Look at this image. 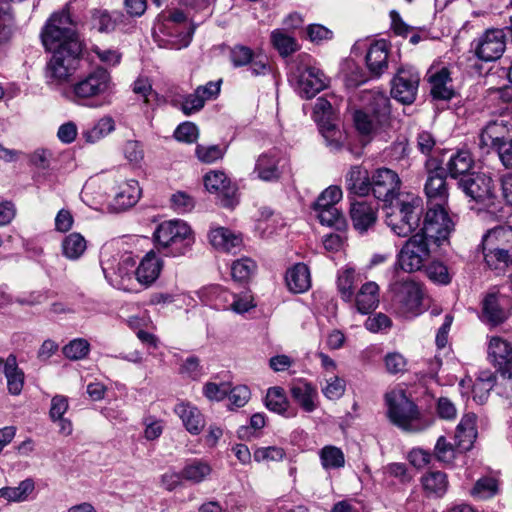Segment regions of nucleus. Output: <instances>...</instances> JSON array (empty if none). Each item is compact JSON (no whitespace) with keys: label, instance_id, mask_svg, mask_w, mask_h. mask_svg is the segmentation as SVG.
Wrapping results in <instances>:
<instances>
[{"label":"nucleus","instance_id":"nucleus-1","mask_svg":"<svg viewBox=\"0 0 512 512\" xmlns=\"http://www.w3.org/2000/svg\"><path fill=\"white\" fill-rule=\"evenodd\" d=\"M363 110L353 115L354 125L363 136H372L387 122L390 115V99L381 90H365L361 93Z\"/></svg>","mask_w":512,"mask_h":512},{"label":"nucleus","instance_id":"nucleus-2","mask_svg":"<svg viewBox=\"0 0 512 512\" xmlns=\"http://www.w3.org/2000/svg\"><path fill=\"white\" fill-rule=\"evenodd\" d=\"M153 38L162 48L180 50L187 47L191 42L192 31L185 14L180 10L159 14L153 26Z\"/></svg>","mask_w":512,"mask_h":512},{"label":"nucleus","instance_id":"nucleus-3","mask_svg":"<svg viewBox=\"0 0 512 512\" xmlns=\"http://www.w3.org/2000/svg\"><path fill=\"white\" fill-rule=\"evenodd\" d=\"M153 237L157 249L172 257L185 255L195 242L193 230L180 219L163 221L157 226Z\"/></svg>","mask_w":512,"mask_h":512},{"label":"nucleus","instance_id":"nucleus-4","mask_svg":"<svg viewBox=\"0 0 512 512\" xmlns=\"http://www.w3.org/2000/svg\"><path fill=\"white\" fill-rule=\"evenodd\" d=\"M385 403L391 422L405 431L421 432L431 425L429 420L421 417L417 406L402 389H393L387 392Z\"/></svg>","mask_w":512,"mask_h":512},{"label":"nucleus","instance_id":"nucleus-5","mask_svg":"<svg viewBox=\"0 0 512 512\" xmlns=\"http://www.w3.org/2000/svg\"><path fill=\"white\" fill-rule=\"evenodd\" d=\"M113 87L112 77L108 70L97 67L71 86L69 99L76 104L92 106L96 101L108 97Z\"/></svg>","mask_w":512,"mask_h":512},{"label":"nucleus","instance_id":"nucleus-6","mask_svg":"<svg viewBox=\"0 0 512 512\" xmlns=\"http://www.w3.org/2000/svg\"><path fill=\"white\" fill-rule=\"evenodd\" d=\"M420 199L406 195L385 207V222L399 237L409 236L419 225Z\"/></svg>","mask_w":512,"mask_h":512},{"label":"nucleus","instance_id":"nucleus-7","mask_svg":"<svg viewBox=\"0 0 512 512\" xmlns=\"http://www.w3.org/2000/svg\"><path fill=\"white\" fill-rule=\"evenodd\" d=\"M69 5L61 12L54 13L41 32L42 43L47 51L69 48L72 43L81 44L69 14Z\"/></svg>","mask_w":512,"mask_h":512},{"label":"nucleus","instance_id":"nucleus-8","mask_svg":"<svg viewBox=\"0 0 512 512\" xmlns=\"http://www.w3.org/2000/svg\"><path fill=\"white\" fill-rule=\"evenodd\" d=\"M483 251L486 264L494 270H503L512 263V257L505 246H512V227L498 226L483 237Z\"/></svg>","mask_w":512,"mask_h":512},{"label":"nucleus","instance_id":"nucleus-9","mask_svg":"<svg viewBox=\"0 0 512 512\" xmlns=\"http://www.w3.org/2000/svg\"><path fill=\"white\" fill-rule=\"evenodd\" d=\"M459 186L478 205V207H472L473 209L495 212L499 201L495 182L489 175L485 173L468 174L460 179Z\"/></svg>","mask_w":512,"mask_h":512},{"label":"nucleus","instance_id":"nucleus-10","mask_svg":"<svg viewBox=\"0 0 512 512\" xmlns=\"http://www.w3.org/2000/svg\"><path fill=\"white\" fill-rule=\"evenodd\" d=\"M81 44H70L69 48L48 50L52 53L46 65L45 76L49 84L66 82L77 70Z\"/></svg>","mask_w":512,"mask_h":512},{"label":"nucleus","instance_id":"nucleus-11","mask_svg":"<svg viewBox=\"0 0 512 512\" xmlns=\"http://www.w3.org/2000/svg\"><path fill=\"white\" fill-rule=\"evenodd\" d=\"M136 260L132 253L102 255L101 266L106 280L115 288L129 291L133 282Z\"/></svg>","mask_w":512,"mask_h":512},{"label":"nucleus","instance_id":"nucleus-12","mask_svg":"<svg viewBox=\"0 0 512 512\" xmlns=\"http://www.w3.org/2000/svg\"><path fill=\"white\" fill-rule=\"evenodd\" d=\"M431 245L422 234L411 236L397 255L399 267L408 273L421 270L430 259Z\"/></svg>","mask_w":512,"mask_h":512},{"label":"nucleus","instance_id":"nucleus-13","mask_svg":"<svg viewBox=\"0 0 512 512\" xmlns=\"http://www.w3.org/2000/svg\"><path fill=\"white\" fill-rule=\"evenodd\" d=\"M392 303L398 313L403 316L417 315L422 303V289L420 285L407 277L397 280L390 286Z\"/></svg>","mask_w":512,"mask_h":512},{"label":"nucleus","instance_id":"nucleus-14","mask_svg":"<svg viewBox=\"0 0 512 512\" xmlns=\"http://www.w3.org/2000/svg\"><path fill=\"white\" fill-rule=\"evenodd\" d=\"M453 228L454 223L445 207H429L418 234H422L432 244L440 246L448 240Z\"/></svg>","mask_w":512,"mask_h":512},{"label":"nucleus","instance_id":"nucleus-15","mask_svg":"<svg viewBox=\"0 0 512 512\" xmlns=\"http://www.w3.org/2000/svg\"><path fill=\"white\" fill-rule=\"evenodd\" d=\"M290 81L303 98H312L327 86V78L317 67L298 65L290 73Z\"/></svg>","mask_w":512,"mask_h":512},{"label":"nucleus","instance_id":"nucleus-16","mask_svg":"<svg viewBox=\"0 0 512 512\" xmlns=\"http://www.w3.org/2000/svg\"><path fill=\"white\" fill-rule=\"evenodd\" d=\"M401 187L398 174L389 168H378L371 175V192L378 200L387 204L395 202Z\"/></svg>","mask_w":512,"mask_h":512},{"label":"nucleus","instance_id":"nucleus-17","mask_svg":"<svg viewBox=\"0 0 512 512\" xmlns=\"http://www.w3.org/2000/svg\"><path fill=\"white\" fill-rule=\"evenodd\" d=\"M420 74L413 67H401L392 80L391 95L402 104H411L415 101Z\"/></svg>","mask_w":512,"mask_h":512},{"label":"nucleus","instance_id":"nucleus-18","mask_svg":"<svg viewBox=\"0 0 512 512\" xmlns=\"http://www.w3.org/2000/svg\"><path fill=\"white\" fill-rule=\"evenodd\" d=\"M506 33L503 29H489L478 40L475 48L477 57L483 61L499 59L506 46Z\"/></svg>","mask_w":512,"mask_h":512},{"label":"nucleus","instance_id":"nucleus-19","mask_svg":"<svg viewBox=\"0 0 512 512\" xmlns=\"http://www.w3.org/2000/svg\"><path fill=\"white\" fill-rule=\"evenodd\" d=\"M487 355L500 375L506 377L512 368V343L500 336H492L488 340Z\"/></svg>","mask_w":512,"mask_h":512},{"label":"nucleus","instance_id":"nucleus-20","mask_svg":"<svg viewBox=\"0 0 512 512\" xmlns=\"http://www.w3.org/2000/svg\"><path fill=\"white\" fill-rule=\"evenodd\" d=\"M284 158L277 149H271L258 156L253 174L261 181L276 182L282 175Z\"/></svg>","mask_w":512,"mask_h":512},{"label":"nucleus","instance_id":"nucleus-21","mask_svg":"<svg viewBox=\"0 0 512 512\" xmlns=\"http://www.w3.org/2000/svg\"><path fill=\"white\" fill-rule=\"evenodd\" d=\"M512 139V124L503 118L490 121L480 134V146L493 148L496 151L499 146Z\"/></svg>","mask_w":512,"mask_h":512},{"label":"nucleus","instance_id":"nucleus-22","mask_svg":"<svg viewBox=\"0 0 512 512\" xmlns=\"http://www.w3.org/2000/svg\"><path fill=\"white\" fill-rule=\"evenodd\" d=\"M430 93L434 99L450 100L455 95L450 71L446 67L432 66L427 72Z\"/></svg>","mask_w":512,"mask_h":512},{"label":"nucleus","instance_id":"nucleus-23","mask_svg":"<svg viewBox=\"0 0 512 512\" xmlns=\"http://www.w3.org/2000/svg\"><path fill=\"white\" fill-rule=\"evenodd\" d=\"M424 191L429 207H445L448 200V188L442 169L429 172Z\"/></svg>","mask_w":512,"mask_h":512},{"label":"nucleus","instance_id":"nucleus-24","mask_svg":"<svg viewBox=\"0 0 512 512\" xmlns=\"http://www.w3.org/2000/svg\"><path fill=\"white\" fill-rule=\"evenodd\" d=\"M162 268L163 260L154 251H149L138 266H135V279L141 286L147 288L159 278Z\"/></svg>","mask_w":512,"mask_h":512},{"label":"nucleus","instance_id":"nucleus-25","mask_svg":"<svg viewBox=\"0 0 512 512\" xmlns=\"http://www.w3.org/2000/svg\"><path fill=\"white\" fill-rule=\"evenodd\" d=\"M510 314V301L498 293H489L483 300V317L492 325L504 322Z\"/></svg>","mask_w":512,"mask_h":512},{"label":"nucleus","instance_id":"nucleus-26","mask_svg":"<svg viewBox=\"0 0 512 512\" xmlns=\"http://www.w3.org/2000/svg\"><path fill=\"white\" fill-rule=\"evenodd\" d=\"M127 20L121 11H108L106 9H92L90 11V26L99 33H112L121 28Z\"/></svg>","mask_w":512,"mask_h":512},{"label":"nucleus","instance_id":"nucleus-27","mask_svg":"<svg viewBox=\"0 0 512 512\" xmlns=\"http://www.w3.org/2000/svg\"><path fill=\"white\" fill-rule=\"evenodd\" d=\"M174 412L181 419L186 430L192 435H199L205 427L204 415L190 402L181 401L177 403Z\"/></svg>","mask_w":512,"mask_h":512},{"label":"nucleus","instance_id":"nucleus-28","mask_svg":"<svg viewBox=\"0 0 512 512\" xmlns=\"http://www.w3.org/2000/svg\"><path fill=\"white\" fill-rule=\"evenodd\" d=\"M350 217L354 228L359 233H365L376 223L377 209L366 201L354 202L351 205Z\"/></svg>","mask_w":512,"mask_h":512},{"label":"nucleus","instance_id":"nucleus-29","mask_svg":"<svg viewBox=\"0 0 512 512\" xmlns=\"http://www.w3.org/2000/svg\"><path fill=\"white\" fill-rule=\"evenodd\" d=\"M366 65L373 77L381 76L388 68V44L384 40L375 41L367 51Z\"/></svg>","mask_w":512,"mask_h":512},{"label":"nucleus","instance_id":"nucleus-30","mask_svg":"<svg viewBox=\"0 0 512 512\" xmlns=\"http://www.w3.org/2000/svg\"><path fill=\"white\" fill-rule=\"evenodd\" d=\"M346 189L358 196H366L371 192V176L361 165H353L345 174Z\"/></svg>","mask_w":512,"mask_h":512},{"label":"nucleus","instance_id":"nucleus-31","mask_svg":"<svg viewBox=\"0 0 512 512\" xmlns=\"http://www.w3.org/2000/svg\"><path fill=\"white\" fill-rule=\"evenodd\" d=\"M352 302L361 314H368L375 310L379 304V286L373 281L364 283L353 296Z\"/></svg>","mask_w":512,"mask_h":512},{"label":"nucleus","instance_id":"nucleus-32","mask_svg":"<svg viewBox=\"0 0 512 512\" xmlns=\"http://www.w3.org/2000/svg\"><path fill=\"white\" fill-rule=\"evenodd\" d=\"M197 294L205 305L220 311L229 310V303L232 298V292L229 290L219 285H210L201 288Z\"/></svg>","mask_w":512,"mask_h":512},{"label":"nucleus","instance_id":"nucleus-33","mask_svg":"<svg viewBox=\"0 0 512 512\" xmlns=\"http://www.w3.org/2000/svg\"><path fill=\"white\" fill-rule=\"evenodd\" d=\"M477 437L476 415L466 414L457 425L455 439L461 450H469Z\"/></svg>","mask_w":512,"mask_h":512},{"label":"nucleus","instance_id":"nucleus-34","mask_svg":"<svg viewBox=\"0 0 512 512\" xmlns=\"http://www.w3.org/2000/svg\"><path fill=\"white\" fill-rule=\"evenodd\" d=\"M293 399L306 412H313L317 408V389L308 382H297L291 387Z\"/></svg>","mask_w":512,"mask_h":512},{"label":"nucleus","instance_id":"nucleus-35","mask_svg":"<svg viewBox=\"0 0 512 512\" xmlns=\"http://www.w3.org/2000/svg\"><path fill=\"white\" fill-rule=\"evenodd\" d=\"M209 240L213 247L225 252H233L242 244V239L239 235L224 227L211 229Z\"/></svg>","mask_w":512,"mask_h":512},{"label":"nucleus","instance_id":"nucleus-36","mask_svg":"<svg viewBox=\"0 0 512 512\" xmlns=\"http://www.w3.org/2000/svg\"><path fill=\"white\" fill-rule=\"evenodd\" d=\"M286 284L293 293H303L311 286L310 271L307 265L298 263L286 272Z\"/></svg>","mask_w":512,"mask_h":512},{"label":"nucleus","instance_id":"nucleus-37","mask_svg":"<svg viewBox=\"0 0 512 512\" xmlns=\"http://www.w3.org/2000/svg\"><path fill=\"white\" fill-rule=\"evenodd\" d=\"M204 185L209 192H217L225 195L222 204L225 207H232L234 199L229 197L230 181L222 171H211L204 177Z\"/></svg>","mask_w":512,"mask_h":512},{"label":"nucleus","instance_id":"nucleus-38","mask_svg":"<svg viewBox=\"0 0 512 512\" xmlns=\"http://www.w3.org/2000/svg\"><path fill=\"white\" fill-rule=\"evenodd\" d=\"M141 196V189L136 180H127L121 183L115 192L114 201L118 209H127L134 206Z\"/></svg>","mask_w":512,"mask_h":512},{"label":"nucleus","instance_id":"nucleus-39","mask_svg":"<svg viewBox=\"0 0 512 512\" xmlns=\"http://www.w3.org/2000/svg\"><path fill=\"white\" fill-rule=\"evenodd\" d=\"M359 280V274L350 265H346L338 271L337 289L344 301L352 303L354 287Z\"/></svg>","mask_w":512,"mask_h":512},{"label":"nucleus","instance_id":"nucleus-40","mask_svg":"<svg viewBox=\"0 0 512 512\" xmlns=\"http://www.w3.org/2000/svg\"><path fill=\"white\" fill-rule=\"evenodd\" d=\"M474 160L468 150L460 149L453 152L446 164V168L451 177L467 176L466 173L473 167Z\"/></svg>","mask_w":512,"mask_h":512},{"label":"nucleus","instance_id":"nucleus-41","mask_svg":"<svg viewBox=\"0 0 512 512\" xmlns=\"http://www.w3.org/2000/svg\"><path fill=\"white\" fill-rule=\"evenodd\" d=\"M4 375L9 393L19 395L22 392L25 377L23 371L18 367L14 355H9L5 360Z\"/></svg>","mask_w":512,"mask_h":512},{"label":"nucleus","instance_id":"nucleus-42","mask_svg":"<svg viewBox=\"0 0 512 512\" xmlns=\"http://www.w3.org/2000/svg\"><path fill=\"white\" fill-rule=\"evenodd\" d=\"M211 465L202 459H193L185 464L182 469L183 479L193 484L205 481L211 474Z\"/></svg>","mask_w":512,"mask_h":512},{"label":"nucleus","instance_id":"nucleus-43","mask_svg":"<svg viewBox=\"0 0 512 512\" xmlns=\"http://www.w3.org/2000/svg\"><path fill=\"white\" fill-rule=\"evenodd\" d=\"M319 131L325 139L326 145L334 151L339 150L345 140V133L334 123L333 120L321 119L318 125Z\"/></svg>","mask_w":512,"mask_h":512},{"label":"nucleus","instance_id":"nucleus-44","mask_svg":"<svg viewBox=\"0 0 512 512\" xmlns=\"http://www.w3.org/2000/svg\"><path fill=\"white\" fill-rule=\"evenodd\" d=\"M35 490V483L31 478L21 481L18 486L3 487L0 489V498H4L7 502H24Z\"/></svg>","mask_w":512,"mask_h":512},{"label":"nucleus","instance_id":"nucleus-45","mask_svg":"<svg viewBox=\"0 0 512 512\" xmlns=\"http://www.w3.org/2000/svg\"><path fill=\"white\" fill-rule=\"evenodd\" d=\"M115 130V121L111 116H104L98 119L94 125L82 132L87 143L94 144L108 136Z\"/></svg>","mask_w":512,"mask_h":512},{"label":"nucleus","instance_id":"nucleus-46","mask_svg":"<svg viewBox=\"0 0 512 512\" xmlns=\"http://www.w3.org/2000/svg\"><path fill=\"white\" fill-rule=\"evenodd\" d=\"M270 40L272 46L283 57H287L298 50V44L295 37L284 29H274L271 32Z\"/></svg>","mask_w":512,"mask_h":512},{"label":"nucleus","instance_id":"nucleus-47","mask_svg":"<svg viewBox=\"0 0 512 512\" xmlns=\"http://www.w3.org/2000/svg\"><path fill=\"white\" fill-rule=\"evenodd\" d=\"M423 489L430 495L441 497L448 488L447 475L441 471H429L422 479Z\"/></svg>","mask_w":512,"mask_h":512},{"label":"nucleus","instance_id":"nucleus-48","mask_svg":"<svg viewBox=\"0 0 512 512\" xmlns=\"http://www.w3.org/2000/svg\"><path fill=\"white\" fill-rule=\"evenodd\" d=\"M319 458L325 470H337L345 466V455L343 451L334 445H326L321 448Z\"/></svg>","mask_w":512,"mask_h":512},{"label":"nucleus","instance_id":"nucleus-49","mask_svg":"<svg viewBox=\"0 0 512 512\" xmlns=\"http://www.w3.org/2000/svg\"><path fill=\"white\" fill-rule=\"evenodd\" d=\"M85 250L86 240L80 233H71L62 242L63 255L68 259H78Z\"/></svg>","mask_w":512,"mask_h":512},{"label":"nucleus","instance_id":"nucleus-50","mask_svg":"<svg viewBox=\"0 0 512 512\" xmlns=\"http://www.w3.org/2000/svg\"><path fill=\"white\" fill-rule=\"evenodd\" d=\"M265 405L270 411L284 415L288 408V401L284 390L281 387L269 388L265 398Z\"/></svg>","mask_w":512,"mask_h":512},{"label":"nucleus","instance_id":"nucleus-51","mask_svg":"<svg viewBox=\"0 0 512 512\" xmlns=\"http://www.w3.org/2000/svg\"><path fill=\"white\" fill-rule=\"evenodd\" d=\"M317 218L322 225L342 228L345 225V219L336 206H329L325 208H314Z\"/></svg>","mask_w":512,"mask_h":512},{"label":"nucleus","instance_id":"nucleus-52","mask_svg":"<svg viewBox=\"0 0 512 512\" xmlns=\"http://www.w3.org/2000/svg\"><path fill=\"white\" fill-rule=\"evenodd\" d=\"M324 381L325 384L322 386L321 390L326 398L330 400H337L342 397L346 387L344 379L336 376L335 374H324Z\"/></svg>","mask_w":512,"mask_h":512},{"label":"nucleus","instance_id":"nucleus-53","mask_svg":"<svg viewBox=\"0 0 512 512\" xmlns=\"http://www.w3.org/2000/svg\"><path fill=\"white\" fill-rule=\"evenodd\" d=\"M498 481L493 477H483L477 480L471 494L480 499H488L498 493Z\"/></svg>","mask_w":512,"mask_h":512},{"label":"nucleus","instance_id":"nucleus-54","mask_svg":"<svg viewBox=\"0 0 512 512\" xmlns=\"http://www.w3.org/2000/svg\"><path fill=\"white\" fill-rule=\"evenodd\" d=\"M256 307L254 297L249 292H242L240 294L232 293V298L229 303V310L236 314H244Z\"/></svg>","mask_w":512,"mask_h":512},{"label":"nucleus","instance_id":"nucleus-55","mask_svg":"<svg viewBox=\"0 0 512 512\" xmlns=\"http://www.w3.org/2000/svg\"><path fill=\"white\" fill-rule=\"evenodd\" d=\"M89 351L90 344L83 338H76L63 347V354L71 360L83 359Z\"/></svg>","mask_w":512,"mask_h":512},{"label":"nucleus","instance_id":"nucleus-56","mask_svg":"<svg viewBox=\"0 0 512 512\" xmlns=\"http://www.w3.org/2000/svg\"><path fill=\"white\" fill-rule=\"evenodd\" d=\"M256 270V263L250 258H241L233 262L231 275L234 280L245 281L251 277Z\"/></svg>","mask_w":512,"mask_h":512},{"label":"nucleus","instance_id":"nucleus-57","mask_svg":"<svg viewBox=\"0 0 512 512\" xmlns=\"http://www.w3.org/2000/svg\"><path fill=\"white\" fill-rule=\"evenodd\" d=\"M286 452L279 446L258 447L253 452V458L256 462H279L284 459Z\"/></svg>","mask_w":512,"mask_h":512},{"label":"nucleus","instance_id":"nucleus-58","mask_svg":"<svg viewBox=\"0 0 512 512\" xmlns=\"http://www.w3.org/2000/svg\"><path fill=\"white\" fill-rule=\"evenodd\" d=\"M124 157L133 166H141L144 160V149L141 142L136 140H129L124 144L123 148Z\"/></svg>","mask_w":512,"mask_h":512},{"label":"nucleus","instance_id":"nucleus-59","mask_svg":"<svg viewBox=\"0 0 512 512\" xmlns=\"http://www.w3.org/2000/svg\"><path fill=\"white\" fill-rule=\"evenodd\" d=\"M342 190L339 186H329L317 198L314 208L335 206L342 199Z\"/></svg>","mask_w":512,"mask_h":512},{"label":"nucleus","instance_id":"nucleus-60","mask_svg":"<svg viewBox=\"0 0 512 512\" xmlns=\"http://www.w3.org/2000/svg\"><path fill=\"white\" fill-rule=\"evenodd\" d=\"M254 52L251 48L244 45H235L231 48L230 59L235 67H243L253 60Z\"/></svg>","mask_w":512,"mask_h":512},{"label":"nucleus","instance_id":"nucleus-61","mask_svg":"<svg viewBox=\"0 0 512 512\" xmlns=\"http://www.w3.org/2000/svg\"><path fill=\"white\" fill-rule=\"evenodd\" d=\"M195 153L201 162L210 164L221 159L224 155V150L218 145H197Z\"/></svg>","mask_w":512,"mask_h":512},{"label":"nucleus","instance_id":"nucleus-62","mask_svg":"<svg viewBox=\"0 0 512 512\" xmlns=\"http://www.w3.org/2000/svg\"><path fill=\"white\" fill-rule=\"evenodd\" d=\"M195 206L194 199L185 192L178 191L171 197V207L178 214H185Z\"/></svg>","mask_w":512,"mask_h":512},{"label":"nucleus","instance_id":"nucleus-63","mask_svg":"<svg viewBox=\"0 0 512 512\" xmlns=\"http://www.w3.org/2000/svg\"><path fill=\"white\" fill-rule=\"evenodd\" d=\"M91 50L107 66L113 67L118 65L122 58V54L117 49L94 46Z\"/></svg>","mask_w":512,"mask_h":512},{"label":"nucleus","instance_id":"nucleus-64","mask_svg":"<svg viewBox=\"0 0 512 512\" xmlns=\"http://www.w3.org/2000/svg\"><path fill=\"white\" fill-rule=\"evenodd\" d=\"M435 456L438 461L443 463H451L455 457V450L444 436H440L436 442L434 449Z\"/></svg>","mask_w":512,"mask_h":512}]
</instances>
